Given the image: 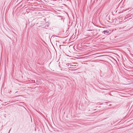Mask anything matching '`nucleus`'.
Wrapping results in <instances>:
<instances>
[{
    "label": "nucleus",
    "mask_w": 133,
    "mask_h": 133,
    "mask_svg": "<svg viewBox=\"0 0 133 133\" xmlns=\"http://www.w3.org/2000/svg\"><path fill=\"white\" fill-rule=\"evenodd\" d=\"M88 31H92V30H88Z\"/></svg>",
    "instance_id": "5"
},
{
    "label": "nucleus",
    "mask_w": 133,
    "mask_h": 133,
    "mask_svg": "<svg viewBox=\"0 0 133 133\" xmlns=\"http://www.w3.org/2000/svg\"><path fill=\"white\" fill-rule=\"evenodd\" d=\"M70 66H72V68H74V67H73V66H76V65H71Z\"/></svg>",
    "instance_id": "3"
},
{
    "label": "nucleus",
    "mask_w": 133,
    "mask_h": 133,
    "mask_svg": "<svg viewBox=\"0 0 133 133\" xmlns=\"http://www.w3.org/2000/svg\"><path fill=\"white\" fill-rule=\"evenodd\" d=\"M72 64H77V63H73Z\"/></svg>",
    "instance_id": "4"
},
{
    "label": "nucleus",
    "mask_w": 133,
    "mask_h": 133,
    "mask_svg": "<svg viewBox=\"0 0 133 133\" xmlns=\"http://www.w3.org/2000/svg\"><path fill=\"white\" fill-rule=\"evenodd\" d=\"M92 34H93V35H94V34L93 33H92Z\"/></svg>",
    "instance_id": "6"
},
{
    "label": "nucleus",
    "mask_w": 133,
    "mask_h": 133,
    "mask_svg": "<svg viewBox=\"0 0 133 133\" xmlns=\"http://www.w3.org/2000/svg\"><path fill=\"white\" fill-rule=\"evenodd\" d=\"M103 32H104V33H109V31L108 30H105L103 31Z\"/></svg>",
    "instance_id": "1"
},
{
    "label": "nucleus",
    "mask_w": 133,
    "mask_h": 133,
    "mask_svg": "<svg viewBox=\"0 0 133 133\" xmlns=\"http://www.w3.org/2000/svg\"><path fill=\"white\" fill-rule=\"evenodd\" d=\"M64 46V45H60L59 48L61 49H62Z\"/></svg>",
    "instance_id": "2"
}]
</instances>
